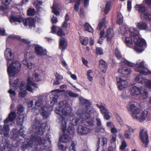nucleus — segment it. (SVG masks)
Segmentation results:
<instances>
[{
	"label": "nucleus",
	"mask_w": 151,
	"mask_h": 151,
	"mask_svg": "<svg viewBox=\"0 0 151 151\" xmlns=\"http://www.w3.org/2000/svg\"><path fill=\"white\" fill-rule=\"evenodd\" d=\"M134 44L136 46H134V49L138 53H140L143 51L142 48L143 46L146 45V43L145 40L141 37L138 36L134 38Z\"/></svg>",
	"instance_id": "obj_5"
},
{
	"label": "nucleus",
	"mask_w": 151,
	"mask_h": 151,
	"mask_svg": "<svg viewBox=\"0 0 151 151\" xmlns=\"http://www.w3.org/2000/svg\"><path fill=\"white\" fill-rule=\"evenodd\" d=\"M114 54L116 57L118 59H120L122 58V55L118 49H115L114 50Z\"/></svg>",
	"instance_id": "obj_46"
},
{
	"label": "nucleus",
	"mask_w": 151,
	"mask_h": 151,
	"mask_svg": "<svg viewBox=\"0 0 151 151\" xmlns=\"http://www.w3.org/2000/svg\"><path fill=\"white\" fill-rule=\"evenodd\" d=\"M86 30L88 32H92L93 31V29L88 23L86 22L84 25Z\"/></svg>",
	"instance_id": "obj_41"
},
{
	"label": "nucleus",
	"mask_w": 151,
	"mask_h": 151,
	"mask_svg": "<svg viewBox=\"0 0 151 151\" xmlns=\"http://www.w3.org/2000/svg\"><path fill=\"white\" fill-rule=\"evenodd\" d=\"M96 52L97 55H101L103 54L102 49L100 47H98L96 48Z\"/></svg>",
	"instance_id": "obj_58"
},
{
	"label": "nucleus",
	"mask_w": 151,
	"mask_h": 151,
	"mask_svg": "<svg viewBox=\"0 0 151 151\" xmlns=\"http://www.w3.org/2000/svg\"><path fill=\"white\" fill-rule=\"evenodd\" d=\"M96 105L100 109L101 113L103 115L107 113H109L108 110L104 106L98 104H96Z\"/></svg>",
	"instance_id": "obj_37"
},
{
	"label": "nucleus",
	"mask_w": 151,
	"mask_h": 151,
	"mask_svg": "<svg viewBox=\"0 0 151 151\" xmlns=\"http://www.w3.org/2000/svg\"><path fill=\"white\" fill-rule=\"evenodd\" d=\"M135 7L139 12L142 13L141 15V17L143 16V15L145 13V12L147 10V9L145 6L142 4H136Z\"/></svg>",
	"instance_id": "obj_21"
},
{
	"label": "nucleus",
	"mask_w": 151,
	"mask_h": 151,
	"mask_svg": "<svg viewBox=\"0 0 151 151\" xmlns=\"http://www.w3.org/2000/svg\"><path fill=\"white\" fill-rule=\"evenodd\" d=\"M130 36L132 37H138L139 34V32L135 28H133L130 30Z\"/></svg>",
	"instance_id": "obj_38"
},
{
	"label": "nucleus",
	"mask_w": 151,
	"mask_h": 151,
	"mask_svg": "<svg viewBox=\"0 0 151 151\" xmlns=\"http://www.w3.org/2000/svg\"><path fill=\"white\" fill-rule=\"evenodd\" d=\"M105 24V20L103 19L100 22L97 29L99 30H101L102 27Z\"/></svg>",
	"instance_id": "obj_43"
},
{
	"label": "nucleus",
	"mask_w": 151,
	"mask_h": 151,
	"mask_svg": "<svg viewBox=\"0 0 151 151\" xmlns=\"http://www.w3.org/2000/svg\"><path fill=\"white\" fill-rule=\"evenodd\" d=\"M136 26L139 30H146L148 29L147 24L142 22H138Z\"/></svg>",
	"instance_id": "obj_25"
},
{
	"label": "nucleus",
	"mask_w": 151,
	"mask_h": 151,
	"mask_svg": "<svg viewBox=\"0 0 151 151\" xmlns=\"http://www.w3.org/2000/svg\"><path fill=\"white\" fill-rule=\"evenodd\" d=\"M71 140V137L68 134H65L61 136L59 138V141L66 143Z\"/></svg>",
	"instance_id": "obj_26"
},
{
	"label": "nucleus",
	"mask_w": 151,
	"mask_h": 151,
	"mask_svg": "<svg viewBox=\"0 0 151 151\" xmlns=\"http://www.w3.org/2000/svg\"><path fill=\"white\" fill-rule=\"evenodd\" d=\"M69 151H76L75 149V145L74 142H72L69 148Z\"/></svg>",
	"instance_id": "obj_64"
},
{
	"label": "nucleus",
	"mask_w": 151,
	"mask_h": 151,
	"mask_svg": "<svg viewBox=\"0 0 151 151\" xmlns=\"http://www.w3.org/2000/svg\"><path fill=\"white\" fill-rule=\"evenodd\" d=\"M99 66L101 71L103 73H105L107 70V65L105 61L102 59L99 60Z\"/></svg>",
	"instance_id": "obj_23"
},
{
	"label": "nucleus",
	"mask_w": 151,
	"mask_h": 151,
	"mask_svg": "<svg viewBox=\"0 0 151 151\" xmlns=\"http://www.w3.org/2000/svg\"><path fill=\"white\" fill-rule=\"evenodd\" d=\"M13 134L11 135V137L14 140L16 141V142H15L16 144V146H17L19 145V143H21L24 142H22V139L19 140V136L20 135L18 130L16 129H13L12 130Z\"/></svg>",
	"instance_id": "obj_12"
},
{
	"label": "nucleus",
	"mask_w": 151,
	"mask_h": 151,
	"mask_svg": "<svg viewBox=\"0 0 151 151\" xmlns=\"http://www.w3.org/2000/svg\"><path fill=\"white\" fill-rule=\"evenodd\" d=\"M139 135L140 139L143 144H145V147H148L147 144L149 141L147 130L144 129H141L139 132Z\"/></svg>",
	"instance_id": "obj_7"
},
{
	"label": "nucleus",
	"mask_w": 151,
	"mask_h": 151,
	"mask_svg": "<svg viewBox=\"0 0 151 151\" xmlns=\"http://www.w3.org/2000/svg\"><path fill=\"white\" fill-rule=\"evenodd\" d=\"M27 94V92L26 90H24L22 91L19 92V95L21 98L25 97Z\"/></svg>",
	"instance_id": "obj_53"
},
{
	"label": "nucleus",
	"mask_w": 151,
	"mask_h": 151,
	"mask_svg": "<svg viewBox=\"0 0 151 151\" xmlns=\"http://www.w3.org/2000/svg\"><path fill=\"white\" fill-rule=\"evenodd\" d=\"M9 0H5V2H3L2 5H0V11L6 14L8 12L7 11L9 8V5L10 3Z\"/></svg>",
	"instance_id": "obj_15"
},
{
	"label": "nucleus",
	"mask_w": 151,
	"mask_h": 151,
	"mask_svg": "<svg viewBox=\"0 0 151 151\" xmlns=\"http://www.w3.org/2000/svg\"><path fill=\"white\" fill-rule=\"evenodd\" d=\"M2 142L4 144L3 151H12L10 144V141L8 139L4 138L3 139Z\"/></svg>",
	"instance_id": "obj_17"
},
{
	"label": "nucleus",
	"mask_w": 151,
	"mask_h": 151,
	"mask_svg": "<svg viewBox=\"0 0 151 151\" xmlns=\"http://www.w3.org/2000/svg\"><path fill=\"white\" fill-rule=\"evenodd\" d=\"M79 39L83 45H86L88 42V38L87 37H85L83 39L81 36H79Z\"/></svg>",
	"instance_id": "obj_40"
},
{
	"label": "nucleus",
	"mask_w": 151,
	"mask_h": 151,
	"mask_svg": "<svg viewBox=\"0 0 151 151\" xmlns=\"http://www.w3.org/2000/svg\"><path fill=\"white\" fill-rule=\"evenodd\" d=\"M122 77H123L122 76H120L119 77H117L116 78L118 88L120 90L126 88L127 86L126 80L124 79H122Z\"/></svg>",
	"instance_id": "obj_10"
},
{
	"label": "nucleus",
	"mask_w": 151,
	"mask_h": 151,
	"mask_svg": "<svg viewBox=\"0 0 151 151\" xmlns=\"http://www.w3.org/2000/svg\"><path fill=\"white\" fill-rule=\"evenodd\" d=\"M107 138L103 137H102L101 140V142L102 143V145L104 147L105 145L107 144Z\"/></svg>",
	"instance_id": "obj_57"
},
{
	"label": "nucleus",
	"mask_w": 151,
	"mask_h": 151,
	"mask_svg": "<svg viewBox=\"0 0 151 151\" xmlns=\"http://www.w3.org/2000/svg\"><path fill=\"white\" fill-rule=\"evenodd\" d=\"M127 146L126 141L124 140L122 142L120 149L122 150H124Z\"/></svg>",
	"instance_id": "obj_54"
},
{
	"label": "nucleus",
	"mask_w": 151,
	"mask_h": 151,
	"mask_svg": "<svg viewBox=\"0 0 151 151\" xmlns=\"http://www.w3.org/2000/svg\"><path fill=\"white\" fill-rule=\"evenodd\" d=\"M24 117L21 118L18 117L17 120V124L18 126H22L23 123Z\"/></svg>",
	"instance_id": "obj_49"
},
{
	"label": "nucleus",
	"mask_w": 151,
	"mask_h": 151,
	"mask_svg": "<svg viewBox=\"0 0 151 151\" xmlns=\"http://www.w3.org/2000/svg\"><path fill=\"white\" fill-rule=\"evenodd\" d=\"M35 52L37 56H46L47 55V51L41 46L37 45L34 48Z\"/></svg>",
	"instance_id": "obj_11"
},
{
	"label": "nucleus",
	"mask_w": 151,
	"mask_h": 151,
	"mask_svg": "<svg viewBox=\"0 0 151 151\" xmlns=\"http://www.w3.org/2000/svg\"><path fill=\"white\" fill-rule=\"evenodd\" d=\"M36 20L34 18L31 17L24 18L23 23L24 26L29 27L32 29L35 27Z\"/></svg>",
	"instance_id": "obj_8"
},
{
	"label": "nucleus",
	"mask_w": 151,
	"mask_h": 151,
	"mask_svg": "<svg viewBox=\"0 0 151 151\" xmlns=\"http://www.w3.org/2000/svg\"><path fill=\"white\" fill-rule=\"evenodd\" d=\"M27 13L28 16H33L35 14V11L34 9L30 8L27 10Z\"/></svg>",
	"instance_id": "obj_45"
},
{
	"label": "nucleus",
	"mask_w": 151,
	"mask_h": 151,
	"mask_svg": "<svg viewBox=\"0 0 151 151\" xmlns=\"http://www.w3.org/2000/svg\"><path fill=\"white\" fill-rule=\"evenodd\" d=\"M123 17L121 13H118L116 19L117 24L119 25H122L123 23Z\"/></svg>",
	"instance_id": "obj_33"
},
{
	"label": "nucleus",
	"mask_w": 151,
	"mask_h": 151,
	"mask_svg": "<svg viewBox=\"0 0 151 151\" xmlns=\"http://www.w3.org/2000/svg\"><path fill=\"white\" fill-rule=\"evenodd\" d=\"M5 58L7 60L12 61L13 59L12 53L10 49H6L4 52Z\"/></svg>",
	"instance_id": "obj_24"
},
{
	"label": "nucleus",
	"mask_w": 151,
	"mask_h": 151,
	"mask_svg": "<svg viewBox=\"0 0 151 151\" xmlns=\"http://www.w3.org/2000/svg\"><path fill=\"white\" fill-rule=\"evenodd\" d=\"M18 131L20 135L23 138H25L26 135L24 134L25 132V130L23 129V127H22Z\"/></svg>",
	"instance_id": "obj_51"
},
{
	"label": "nucleus",
	"mask_w": 151,
	"mask_h": 151,
	"mask_svg": "<svg viewBox=\"0 0 151 151\" xmlns=\"http://www.w3.org/2000/svg\"><path fill=\"white\" fill-rule=\"evenodd\" d=\"M79 15L81 17H84L85 16V12L83 8H81L79 11Z\"/></svg>",
	"instance_id": "obj_62"
},
{
	"label": "nucleus",
	"mask_w": 151,
	"mask_h": 151,
	"mask_svg": "<svg viewBox=\"0 0 151 151\" xmlns=\"http://www.w3.org/2000/svg\"><path fill=\"white\" fill-rule=\"evenodd\" d=\"M61 142H60V141L59 142H58V146L59 147V148L60 150H65L66 149V147H64L63 145L61 144Z\"/></svg>",
	"instance_id": "obj_61"
},
{
	"label": "nucleus",
	"mask_w": 151,
	"mask_h": 151,
	"mask_svg": "<svg viewBox=\"0 0 151 151\" xmlns=\"http://www.w3.org/2000/svg\"><path fill=\"white\" fill-rule=\"evenodd\" d=\"M72 109L70 105L65 100L60 102L59 106L56 108L55 111L58 114L61 115L62 118L61 126L62 131L64 132L66 130L67 127V122L65 117L63 116H66L68 114H70L72 112Z\"/></svg>",
	"instance_id": "obj_2"
},
{
	"label": "nucleus",
	"mask_w": 151,
	"mask_h": 151,
	"mask_svg": "<svg viewBox=\"0 0 151 151\" xmlns=\"http://www.w3.org/2000/svg\"><path fill=\"white\" fill-rule=\"evenodd\" d=\"M125 42L126 45L130 48L134 47V42L132 39L129 37H126L125 38Z\"/></svg>",
	"instance_id": "obj_29"
},
{
	"label": "nucleus",
	"mask_w": 151,
	"mask_h": 151,
	"mask_svg": "<svg viewBox=\"0 0 151 151\" xmlns=\"http://www.w3.org/2000/svg\"><path fill=\"white\" fill-rule=\"evenodd\" d=\"M42 74V71L39 69L35 70L33 73V77L36 81H40L42 79L41 74Z\"/></svg>",
	"instance_id": "obj_16"
},
{
	"label": "nucleus",
	"mask_w": 151,
	"mask_h": 151,
	"mask_svg": "<svg viewBox=\"0 0 151 151\" xmlns=\"http://www.w3.org/2000/svg\"><path fill=\"white\" fill-rule=\"evenodd\" d=\"M16 117V113L14 111H12L9 114L8 116L4 120L5 124L8 123L9 122H13Z\"/></svg>",
	"instance_id": "obj_20"
},
{
	"label": "nucleus",
	"mask_w": 151,
	"mask_h": 151,
	"mask_svg": "<svg viewBox=\"0 0 151 151\" xmlns=\"http://www.w3.org/2000/svg\"><path fill=\"white\" fill-rule=\"evenodd\" d=\"M130 94L132 96L138 95L142 91V87L141 86L137 87L136 86H132L129 89Z\"/></svg>",
	"instance_id": "obj_13"
},
{
	"label": "nucleus",
	"mask_w": 151,
	"mask_h": 151,
	"mask_svg": "<svg viewBox=\"0 0 151 151\" xmlns=\"http://www.w3.org/2000/svg\"><path fill=\"white\" fill-rule=\"evenodd\" d=\"M45 139L42 140L41 137L32 134L30 138L25 139V142L26 143L23 142L21 146V149L22 151H25L27 148L32 147L34 142H35L38 144L34 147L32 151H41L45 149Z\"/></svg>",
	"instance_id": "obj_1"
},
{
	"label": "nucleus",
	"mask_w": 151,
	"mask_h": 151,
	"mask_svg": "<svg viewBox=\"0 0 151 151\" xmlns=\"http://www.w3.org/2000/svg\"><path fill=\"white\" fill-rule=\"evenodd\" d=\"M66 95L67 96H69L71 97H76V93L70 91H67L66 93Z\"/></svg>",
	"instance_id": "obj_50"
},
{
	"label": "nucleus",
	"mask_w": 151,
	"mask_h": 151,
	"mask_svg": "<svg viewBox=\"0 0 151 151\" xmlns=\"http://www.w3.org/2000/svg\"><path fill=\"white\" fill-rule=\"evenodd\" d=\"M24 18L22 17L21 16H16V22H17L19 23H21L22 22H23V20H24Z\"/></svg>",
	"instance_id": "obj_60"
},
{
	"label": "nucleus",
	"mask_w": 151,
	"mask_h": 151,
	"mask_svg": "<svg viewBox=\"0 0 151 151\" xmlns=\"http://www.w3.org/2000/svg\"><path fill=\"white\" fill-rule=\"evenodd\" d=\"M144 18L147 21L151 20V14L150 13L146 12L143 15Z\"/></svg>",
	"instance_id": "obj_44"
},
{
	"label": "nucleus",
	"mask_w": 151,
	"mask_h": 151,
	"mask_svg": "<svg viewBox=\"0 0 151 151\" xmlns=\"http://www.w3.org/2000/svg\"><path fill=\"white\" fill-rule=\"evenodd\" d=\"M132 1L131 0H128L127 2V8L128 12H130L132 9Z\"/></svg>",
	"instance_id": "obj_56"
},
{
	"label": "nucleus",
	"mask_w": 151,
	"mask_h": 151,
	"mask_svg": "<svg viewBox=\"0 0 151 151\" xmlns=\"http://www.w3.org/2000/svg\"><path fill=\"white\" fill-rule=\"evenodd\" d=\"M24 107L22 105H19L17 108V113L18 114H20L23 111Z\"/></svg>",
	"instance_id": "obj_59"
},
{
	"label": "nucleus",
	"mask_w": 151,
	"mask_h": 151,
	"mask_svg": "<svg viewBox=\"0 0 151 151\" xmlns=\"http://www.w3.org/2000/svg\"><path fill=\"white\" fill-rule=\"evenodd\" d=\"M41 114L44 119L47 118L49 116V109L45 106L41 107Z\"/></svg>",
	"instance_id": "obj_18"
},
{
	"label": "nucleus",
	"mask_w": 151,
	"mask_h": 151,
	"mask_svg": "<svg viewBox=\"0 0 151 151\" xmlns=\"http://www.w3.org/2000/svg\"><path fill=\"white\" fill-rule=\"evenodd\" d=\"M67 47V43L66 40L63 37L60 38L59 42V48L62 50H65Z\"/></svg>",
	"instance_id": "obj_19"
},
{
	"label": "nucleus",
	"mask_w": 151,
	"mask_h": 151,
	"mask_svg": "<svg viewBox=\"0 0 151 151\" xmlns=\"http://www.w3.org/2000/svg\"><path fill=\"white\" fill-rule=\"evenodd\" d=\"M21 42L24 44L26 45L25 50H29L32 46L31 45H30L31 42L29 41L28 39L24 38L22 39L21 40Z\"/></svg>",
	"instance_id": "obj_35"
},
{
	"label": "nucleus",
	"mask_w": 151,
	"mask_h": 151,
	"mask_svg": "<svg viewBox=\"0 0 151 151\" xmlns=\"http://www.w3.org/2000/svg\"><path fill=\"white\" fill-rule=\"evenodd\" d=\"M136 104L135 102H132L129 104L127 109L129 111L132 112L133 115H135L136 119L142 122L147 117L148 112L147 110H144L140 113V110L139 108L137 107Z\"/></svg>",
	"instance_id": "obj_3"
},
{
	"label": "nucleus",
	"mask_w": 151,
	"mask_h": 151,
	"mask_svg": "<svg viewBox=\"0 0 151 151\" xmlns=\"http://www.w3.org/2000/svg\"><path fill=\"white\" fill-rule=\"evenodd\" d=\"M140 94L141 96L143 99H146L148 97V92L145 89L144 90L142 93L141 92Z\"/></svg>",
	"instance_id": "obj_48"
},
{
	"label": "nucleus",
	"mask_w": 151,
	"mask_h": 151,
	"mask_svg": "<svg viewBox=\"0 0 151 151\" xmlns=\"http://www.w3.org/2000/svg\"><path fill=\"white\" fill-rule=\"evenodd\" d=\"M128 130L125 131L124 136L126 138L129 139L132 133H133L134 131V129L132 127L128 125H127Z\"/></svg>",
	"instance_id": "obj_28"
},
{
	"label": "nucleus",
	"mask_w": 151,
	"mask_h": 151,
	"mask_svg": "<svg viewBox=\"0 0 151 151\" xmlns=\"http://www.w3.org/2000/svg\"><path fill=\"white\" fill-rule=\"evenodd\" d=\"M111 5V3L110 1H108L107 3L105 9V14H107L108 13L110 9Z\"/></svg>",
	"instance_id": "obj_42"
},
{
	"label": "nucleus",
	"mask_w": 151,
	"mask_h": 151,
	"mask_svg": "<svg viewBox=\"0 0 151 151\" xmlns=\"http://www.w3.org/2000/svg\"><path fill=\"white\" fill-rule=\"evenodd\" d=\"M58 36L61 37L65 35V33L62 28H59L56 33Z\"/></svg>",
	"instance_id": "obj_52"
},
{
	"label": "nucleus",
	"mask_w": 151,
	"mask_h": 151,
	"mask_svg": "<svg viewBox=\"0 0 151 151\" xmlns=\"http://www.w3.org/2000/svg\"><path fill=\"white\" fill-rule=\"evenodd\" d=\"M80 103L82 105H85V107H89L91 105V102L88 100L84 99L82 97H79Z\"/></svg>",
	"instance_id": "obj_27"
},
{
	"label": "nucleus",
	"mask_w": 151,
	"mask_h": 151,
	"mask_svg": "<svg viewBox=\"0 0 151 151\" xmlns=\"http://www.w3.org/2000/svg\"><path fill=\"white\" fill-rule=\"evenodd\" d=\"M9 132V127L8 125H4L3 128L0 129V134H3L4 136L7 137Z\"/></svg>",
	"instance_id": "obj_22"
},
{
	"label": "nucleus",
	"mask_w": 151,
	"mask_h": 151,
	"mask_svg": "<svg viewBox=\"0 0 151 151\" xmlns=\"http://www.w3.org/2000/svg\"><path fill=\"white\" fill-rule=\"evenodd\" d=\"M77 132L81 135H85L90 132V129L86 127L80 125L77 128Z\"/></svg>",
	"instance_id": "obj_14"
},
{
	"label": "nucleus",
	"mask_w": 151,
	"mask_h": 151,
	"mask_svg": "<svg viewBox=\"0 0 151 151\" xmlns=\"http://www.w3.org/2000/svg\"><path fill=\"white\" fill-rule=\"evenodd\" d=\"M75 125L72 123H70L68 126L67 131L70 135H73L75 133V128L74 127Z\"/></svg>",
	"instance_id": "obj_34"
},
{
	"label": "nucleus",
	"mask_w": 151,
	"mask_h": 151,
	"mask_svg": "<svg viewBox=\"0 0 151 151\" xmlns=\"http://www.w3.org/2000/svg\"><path fill=\"white\" fill-rule=\"evenodd\" d=\"M85 109L86 110L85 111V113L82 114V117H84V116L86 115H90L93 112V109L91 107H86Z\"/></svg>",
	"instance_id": "obj_39"
},
{
	"label": "nucleus",
	"mask_w": 151,
	"mask_h": 151,
	"mask_svg": "<svg viewBox=\"0 0 151 151\" xmlns=\"http://www.w3.org/2000/svg\"><path fill=\"white\" fill-rule=\"evenodd\" d=\"M139 65L136 68L137 71L139 72L140 74H142L140 73L139 70H143L145 71H149L148 69L145 67L144 65V62L143 61L141 62L138 64Z\"/></svg>",
	"instance_id": "obj_30"
},
{
	"label": "nucleus",
	"mask_w": 151,
	"mask_h": 151,
	"mask_svg": "<svg viewBox=\"0 0 151 151\" xmlns=\"http://www.w3.org/2000/svg\"><path fill=\"white\" fill-rule=\"evenodd\" d=\"M135 81L139 83H145L146 79L145 78L141 76L138 75L135 78Z\"/></svg>",
	"instance_id": "obj_36"
},
{
	"label": "nucleus",
	"mask_w": 151,
	"mask_h": 151,
	"mask_svg": "<svg viewBox=\"0 0 151 151\" xmlns=\"http://www.w3.org/2000/svg\"><path fill=\"white\" fill-rule=\"evenodd\" d=\"M93 73V71L91 70H88L87 72L86 75L87 76V78L89 81H92L93 80V77L90 75V74Z\"/></svg>",
	"instance_id": "obj_47"
},
{
	"label": "nucleus",
	"mask_w": 151,
	"mask_h": 151,
	"mask_svg": "<svg viewBox=\"0 0 151 151\" xmlns=\"http://www.w3.org/2000/svg\"><path fill=\"white\" fill-rule=\"evenodd\" d=\"M42 99L38 98V100L35 103V106H40L42 104Z\"/></svg>",
	"instance_id": "obj_55"
},
{
	"label": "nucleus",
	"mask_w": 151,
	"mask_h": 151,
	"mask_svg": "<svg viewBox=\"0 0 151 151\" xmlns=\"http://www.w3.org/2000/svg\"><path fill=\"white\" fill-rule=\"evenodd\" d=\"M118 72L123 74L124 76L126 75L130 74L131 70L129 68H126L125 69H119L118 70Z\"/></svg>",
	"instance_id": "obj_31"
},
{
	"label": "nucleus",
	"mask_w": 151,
	"mask_h": 151,
	"mask_svg": "<svg viewBox=\"0 0 151 151\" xmlns=\"http://www.w3.org/2000/svg\"><path fill=\"white\" fill-rule=\"evenodd\" d=\"M147 87L149 88H151V81L149 79H146L145 83Z\"/></svg>",
	"instance_id": "obj_63"
},
{
	"label": "nucleus",
	"mask_w": 151,
	"mask_h": 151,
	"mask_svg": "<svg viewBox=\"0 0 151 151\" xmlns=\"http://www.w3.org/2000/svg\"><path fill=\"white\" fill-rule=\"evenodd\" d=\"M80 119L81 123L83 122L84 124L87 126H92L94 125V122L95 121V119L93 117H91V116L86 115L84 116V117H82Z\"/></svg>",
	"instance_id": "obj_9"
},
{
	"label": "nucleus",
	"mask_w": 151,
	"mask_h": 151,
	"mask_svg": "<svg viewBox=\"0 0 151 151\" xmlns=\"http://www.w3.org/2000/svg\"><path fill=\"white\" fill-rule=\"evenodd\" d=\"M21 64L18 61H13L12 63L8 66L7 71L9 76L14 77L17 74V71L19 68H20Z\"/></svg>",
	"instance_id": "obj_4"
},
{
	"label": "nucleus",
	"mask_w": 151,
	"mask_h": 151,
	"mask_svg": "<svg viewBox=\"0 0 151 151\" xmlns=\"http://www.w3.org/2000/svg\"><path fill=\"white\" fill-rule=\"evenodd\" d=\"M120 64L121 65L124 64L125 65H126L128 66L132 67H134L135 66V64L128 61L125 58L122 59V60L121 62L120 63Z\"/></svg>",
	"instance_id": "obj_32"
},
{
	"label": "nucleus",
	"mask_w": 151,
	"mask_h": 151,
	"mask_svg": "<svg viewBox=\"0 0 151 151\" xmlns=\"http://www.w3.org/2000/svg\"><path fill=\"white\" fill-rule=\"evenodd\" d=\"M42 122L41 120H38L37 118H35L34 120V127L37 130L36 131L37 136L40 137L43 134L44 131L43 130Z\"/></svg>",
	"instance_id": "obj_6"
}]
</instances>
